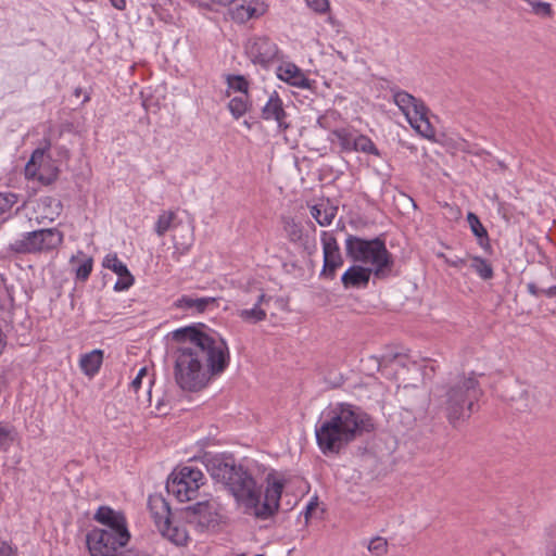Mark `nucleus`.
<instances>
[{
	"instance_id": "obj_1",
	"label": "nucleus",
	"mask_w": 556,
	"mask_h": 556,
	"mask_svg": "<svg viewBox=\"0 0 556 556\" xmlns=\"http://www.w3.org/2000/svg\"><path fill=\"white\" fill-rule=\"evenodd\" d=\"M174 338L180 342L175 353L174 376L182 390H202L228 367L229 349L218 334L188 327L176 330Z\"/></svg>"
},
{
	"instance_id": "obj_2",
	"label": "nucleus",
	"mask_w": 556,
	"mask_h": 556,
	"mask_svg": "<svg viewBox=\"0 0 556 556\" xmlns=\"http://www.w3.org/2000/svg\"><path fill=\"white\" fill-rule=\"evenodd\" d=\"M206 468L214 480L228 488L244 514L266 520L277 513L283 490L281 480H268L264 501L261 502V488L253 477L242 466H237L232 459L213 457L207 462Z\"/></svg>"
},
{
	"instance_id": "obj_3",
	"label": "nucleus",
	"mask_w": 556,
	"mask_h": 556,
	"mask_svg": "<svg viewBox=\"0 0 556 556\" xmlns=\"http://www.w3.org/2000/svg\"><path fill=\"white\" fill-rule=\"evenodd\" d=\"M371 418L359 408L340 404L329 410L319 425L315 435L318 447L324 454L339 453L341 448L365 432L371 431Z\"/></svg>"
},
{
	"instance_id": "obj_4",
	"label": "nucleus",
	"mask_w": 556,
	"mask_h": 556,
	"mask_svg": "<svg viewBox=\"0 0 556 556\" xmlns=\"http://www.w3.org/2000/svg\"><path fill=\"white\" fill-rule=\"evenodd\" d=\"M94 519L105 528H96L87 533L86 542L90 555L116 556L118 549L130 539L124 515L108 506H101Z\"/></svg>"
},
{
	"instance_id": "obj_5",
	"label": "nucleus",
	"mask_w": 556,
	"mask_h": 556,
	"mask_svg": "<svg viewBox=\"0 0 556 556\" xmlns=\"http://www.w3.org/2000/svg\"><path fill=\"white\" fill-rule=\"evenodd\" d=\"M480 394L478 380L473 376L458 377L448 386L442 406L453 427L470 417Z\"/></svg>"
},
{
	"instance_id": "obj_6",
	"label": "nucleus",
	"mask_w": 556,
	"mask_h": 556,
	"mask_svg": "<svg viewBox=\"0 0 556 556\" xmlns=\"http://www.w3.org/2000/svg\"><path fill=\"white\" fill-rule=\"evenodd\" d=\"M346 253L355 262H361L371 269L376 277H384L392 266L391 254L380 239L365 240L349 236L345 241Z\"/></svg>"
},
{
	"instance_id": "obj_7",
	"label": "nucleus",
	"mask_w": 556,
	"mask_h": 556,
	"mask_svg": "<svg viewBox=\"0 0 556 556\" xmlns=\"http://www.w3.org/2000/svg\"><path fill=\"white\" fill-rule=\"evenodd\" d=\"M393 101L418 134L427 139L434 138L435 131L427 117V108L420 100L406 91L396 90L393 91Z\"/></svg>"
},
{
	"instance_id": "obj_8",
	"label": "nucleus",
	"mask_w": 556,
	"mask_h": 556,
	"mask_svg": "<svg viewBox=\"0 0 556 556\" xmlns=\"http://www.w3.org/2000/svg\"><path fill=\"white\" fill-rule=\"evenodd\" d=\"M204 484L203 472L191 466L174 471L167 480L166 489L180 502L197 497L199 489Z\"/></svg>"
},
{
	"instance_id": "obj_9",
	"label": "nucleus",
	"mask_w": 556,
	"mask_h": 556,
	"mask_svg": "<svg viewBox=\"0 0 556 556\" xmlns=\"http://www.w3.org/2000/svg\"><path fill=\"white\" fill-rule=\"evenodd\" d=\"M63 241L61 231L54 228L29 231L22 239L10 243L16 253H36L58 248Z\"/></svg>"
},
{
	"instance_id": "obj_10",
	"label": "nucleus",
	"mask_w": 556,
	"mask_h": 556,
	"mask_svg": "<svg viewBox=\"0 0 556 556\" xmlns=\"http://www.w3.org/2000/svg\"><path fill=\"white\" fill-rule=\"evenodd\" d=\"M239 303L243 306L237 309V316L245 324L255 325L266 319L265 305L270 296L261 287H251L239 296Z\"/></svg>"
},
{
	"instance_id": "obj_11",
	"label": "nucleus",
	"mask_w": 556,
	"mask_h": 556,
	"mask_svg": "<svg viewBox=\"0 0 556 556\" xmlns=\"http://www.w3.org/2000/svg\"><path fill=\"white\" fill-rule=\"evenodd\" d=\"M220 505L214 501L199 502L185 509L186 519L201 531L215 529L223 519Z\"/></svg>"
},
{
	"instance_id": "obj_12",
	"label": "nucleus",
	"mask_w": 556,
	"mask_h": 556,
	"mask_svg": "<svg viewBox=\"0 0 556 556\" xmlns=\"http://www.w3.org/2000/svg\"><path fill=\"white\" fill-rule=\"evenodd\" d=\"M50 149V142L47 141L43 148L36 149L30 160L25 166V175L29 179L49 185L58 177V168L53 165L52 160L46 152Z\"/></svg>"
},
{
	"instance_id": "obj_13",
	"label": "nucleus",
	"mask_w": 556,
	"mask_h": 556,
	"mask_svg": "<svg viewBox=\"0 0 556 556\" xmlns=\"http://www.w3.org/2000/svg\"><path fill=\"white\" fill-rule=\"evenodd\" d=\"M331 136L338 140L343 152L355 151L379 155V151L370 138L350 127L333 129Z\"/></svg>"
},
{
	"instance_id": "obj_14",
	"label": "nucleus",
	"mask_w": 556,
	"mask_h": 556,
	"mask_svg": "<svg viewBox=\"0 0 556 556\" xmlns=\"http://www.w3.org/2000/svg\"><path fill=\"white\" fill-rule=\"evenodd\" d=\"M245 52L254 64L267 66L276 59L278 48L268 37L258 36L249 39L245 45Z\"/></svg>"
},
{
	"instance_id": "obj_15",
	"label": "nucleus",
	"mask_w": 556,
	"mask_h": 556,
	"mask_svg": "<svg viewBox=\"0 0 556 556\" xmlns=\"http://www.w3.org/2000/svg\"><path fill=\"white\" fill-rule=\"evenodd\" d=\"M321 244L324 253V267L321 275L326 277H333L336 269L343 264V258L340 252L337 239L331 232H321Z\"/></svg>"
},
{
	"instance_id": "obj_16",
	"label": "nucleus",
	"mask_w": 556,
	"mask_h": 556,
	"mask_svg": "<svg viewBox=\"0 0 556 556\" xmlns=\"http://www.w3.org/2000/svg\"><path fill=\"white\" fill-rule=\"evenodd\" d=\"M261 116L264 121L276 122L280 132L286 131L290 127V124L287 122L288 114L283 108V102L275 90L268 94V99L261 110Z\"/></svg>"
},
{
	"instance_id": "obj_17",
	"label": "nucleus",
	"mask_w": 556,
	"mask_h": 556,
	"mask_svg": "<svg viewBox=\"0 0 556 556\" xmlns=\"http://www.w3.org/2000/svg\"><path fill=\"white\" fill-rule=\"evenodd\" d=\"M267 8L268 5L264 0H239L230 9V14L235 21L245 23L249 20L264 15Z\"/></svg>"
},
{
	"instance_id": "obj_18",
	"label": "nucleus",
	"mask_w": 556,
	"mask_h": 556,
	"mask_svg": "<svg viewBox=\"0 0 556 556\" xmlns=\"http://www.w3.org/2000/svg\"><path fill=\"white\" fill-rule=\"evenodd\" d=\"M103 266L111 269L118 276L114 289L123 291L128 289L134 283V277L129 273L126 265L118 260L116 254H108L103 260Z\"/></svg>"
},
{
	"instance_id": "obj_19",
	"label": "nucleus",
	"mask_w": 556,
	"mask_h": 556,
	"mask_svg": "<svg viewBox=\"0 0 556 556\" xmlns=\"http://www.w3.org/2000/svg\"><path fill=\"white\" fill-rule=\"evenodd\" d=\"M148 507L157 529L170 519L168 503L161 495H150Z\"/></svg>"
},
{
	"instance_id": "obj_20",
	"label": "nucleus",
	"mask_w": 556,
	"mask_h": 556,
	"mask_svg": "<svg viewBox=\"0 0 556 556\" xmlns=\"http://www.w3.org/2000/svg\"><path fill=\"white\" fill-rule=\"evenodd\" d=\"M277 76L294 87L305 88L308 86L307 78L303 72L292 63H283L278 66Z\"/></svg>"
},
{
	"instance_id": "obj_21",
	"label": "nucleus",
	"mask_w": 556,
	"mask_h": 556,
	"mask_svg": "<svg viewBox=\"0 0 556 556\" xmlns=\"http://www.w3.org/2000/svg\"><path fill=\"white\" fill-rule=\"evenodd\" d=\"M371 273V269L354 265L342 275L341 280L345 288H359L368 283Z\"/></svg>"
},
{
	"instance_id": "obj_22",
	"label": "nucleus",
	"mask_w": 556,
	"mask_h": 556,
	"mask_svg": "<svg viewBox=\"0 0 556 556\" xmlns=\"http://www.w3.org/2000/svg\"><path fill=\"white\" fill-rule=\"evenodd\" d=\"M161 534L176 545H185L189 535L186 528L170 519L159 528Z\"/></svg>"
},
{
	"instance_id": "obj_23",
	"label": "nucleus",
	"mask_w": 556,
	"mask_h": 556,
	"mask_svg": "<svg viewBox=\"0 0 556 556\" xmlns=\"http://www.w3.org/2000/svg\"><path fill=\"white\" fill-rule=\"evenodd\" d=\"M337 212L338 207L331 204L329 200H321L311 208L312 216L323 227L329 226L332 223Z\"/></svg>"
},
{
	"instance_id": "obj_24",
	"label": "nucleus",
	"mask_w": 556,
	"mask_h": 556,
	"mask_svg": "<svg viewBox=\"0 0 556 556\" xmlns=\"http://www.w3.org/2000/svg\"><path fill=\"white\" fill-rule=\"evenodd\" d=\"M216 303L215 298H191L184 295L175 302V306L182 309H192L198 313L205 312L210 306Z\"/></svg>"
},
{
	"instance_id": "obj_25",
	"label": "nucleus",
	"mask_w": 556,
	"mask_h": 556,
	"mask_svg": "<svg viewBox=\"0 0 556 556\" xmlns=\"http://www.w3.org/2000/svg\"><path fill=\"white\" fill-rule=\"evenodd\" d=\"M38 212L41 218L54 220L62 212V203L59 199L53 197H42L37 203Z\"/></svg>"
},
{
	"instance_id": "obj_26",
	"label": "nucleus",
	"mask_w": 556,
	"mask_h": 556,
	"mask_svg": "<svg viewBox=\"0 0 556 556\" xmlns=\"http://www.w3.org/2000/svg\"><path fill=\"white\" fill-rule=\"evenodd\" d=\"M102 362L103 351L93 350L80 357L79 365L85 375L92 377L99 371Z\"/></svg>"
},
{
	"instance_id": "obj_27",
	"label": "nucleus",
	"mask_w": 556,
	"mask_h": 556,
	"mask_svg": "<svg viewBox=\"0 0 556 556\" xmlns=\"http://www.w3.org/2000/svg\"><path fill=\"white\" fill-rule=\"evenodd\" d=\"M75 262H80L79 266L75 269L76 278L86 280L92 270V258L85 255L83 252H78L77 255L71 258L72 264Z\"/></svg>"
},
{
	"instance_id": "obj_28",
	"label": "nucleus",
	"mask_w": 556,
	"mask_h": 556,
	"mask_svg": "<svg viewBox=\"0 0 556 556\" xmlns=\"http://www.w3.org/2000/svg\"><path fill=\"white\" fill-rule=\"evenodd\" d=\"M469 267L472 268L480 278L489 280L493 277V268L491 264L479 256H468Z\"/></svg>"
},
{
	"instance_id": "obj_29",
	"label": "nucleus",
	"mask_w": 556,
	"mask_h": 556,
	"mask_svg": "<svg viewBox=\"0 0 556 556\" xmlns=\"http://www.w3.org/2000/svg\"><path fill=\"white\" fill-rule=\"evenodd\" d=\"M176 213L174 211H163L155 223V232L159 237H163L169 229L174 227Z\"/></svg>"
},
{
	"instance_id": "obj_30",
	"label": "nucleus",
	"mask_w": 556,
	"mask_h": 556,
	"mask_svg": "<svg viewBox=\"0 0 556 556\" xmlns=\"http://www.w3.org/2000/svg\"><path fill=\"white\" fill-rule=\"evenodd\" d=\"M528 5L530 7V13L540 18H551L554 15V10L549 2L530 0L528 1Z\"/></svg>"
},
{
	"instance_id": "obj_31",
	"label": "nucleus",
	"mask_w": 556,
	"mask_h": 556,
	"mask_svg": "<svg viewBox=\"0 0 556 556\" xmlns=\"http://www.w3.org/2000/svg\"><path fill=\"white\" fill-rule=\"evenodd\" d=\"M515 407L518 410H532L536 406V399L529 390H522L517 397L514 399Z\"/></svg>"
},
{
	"instance_id": "obj_32",
	"label": "nucleus",
	"mask_w": 556,
	"mask_h": 556,
	"mask_svg": "<svg viewBox=\"0 0 556 556\" xmlns=\"http://www.w3.org/2000/svg\"><path fill=\"white\" fill-rule=\"evenodd\" d=\"M228 109L235 118L244 115L248 111V94L232 98L228 103Z\"/></svg>"
},
{
	"instance_id": "obj_33",
	"label": "nucleus",
	"mask_w": 556,
	"mask_h": 556,
	"mask_svg": "<svg viewBox=\"0 0 556 556\" xmlns=\"http://www.w3.org/2000/svg\"><path fill=\"white\" fill-rule=\"evenodd\" d=\"M17 202V197L14 193H0V217L2 220L7 219L14 204Z\"/></svg>"
},
{
	"instance_id": "obj_34",
	"label": "nucleus",
	"mask_w": 556,
	"mask_h": 556,
	"mask_svg": "<svg viewBox=\"0 0 556 556\" xmlns=\"http://www.w3.org/2000/svg\"><path fill=\"white\" fill-rule=\"evenodd\" d=\"M367 548L375 556H383L388 553V542L382 536H376L368 542Z\"/></svg>"
},
{
	"instance_id": "obj_35",
	"label": "nucleus",
	"mask_w": 556,
	"mask_h": 556,
	"mask_svg": "<svg viewBox=\"0 0 556 556\" xmlns=\"http://www.w3.org/2000/svg\"><path fill=\"white\" fill-rule=\"evenodd\" d=\"M467 220L475 236H477L478 238L486 237V230L476 214L471 212L468 213Z\"/></svg>"
},
{
	"instance_id": "obj_36",
	"label": "nucleus",
	"mask_w": 556,
	"mask_h": 556,
	"mask_svg": "<svg viewBox=\"0 0 556 556\" xmlns=\"http://www.w3.org/2000/svg\"><path fill=\"white\" fill-rule=\"evenodd\" d=\"M285 230L287 231L288 238L293 242L302 238V228L293 219H288L285 223Z\"/></svg>"
},
{
	"instance_id": "obj_37",
	"label": "nucleus",
	"mask_w": 556,
	"mask_h": 556,
	"mask_svg": "<svg viewBox=\"0 0 556 556\" xmlns=\"http://www.w3.org/2000/svg\"><path fill=\"white\" fill-rule=\"evenodd\" d=\"M228 86L242 94H247L249 83L242 76H232L228 78Z\"/></svg>"
},
{
	"instance_id": "obj_38",
	"label": "nucleus",
	"mask_w": 556,
	"mask_h": 556,
	"mask_svg": "<svg viewBox=\"0 0 556 556\" xmlns=\"http://www.w3.org/2000/svg\"><path fill=\"white\" fill-rule=\"evenodd\" d=\"M12 440L13 439L11 429L5 425L0 424V450H5L10 445Z\"/></svg>"
},
{
	"instance_id": "obj_39",
	"label": "nucleus",
	"mask_w": 556,
	"mask_h": 556,
	"mask_svg": "<svg viewBox=\"0 0 556 556\" xmlns=\"http://www.w3.org/2000/svg\"><path fill=\"white\" fill-rule=\"evenodd\" d=\"M306 4L316 13L323 14L329 10L328 0H305Z\"/></svg>"
},
{
	"instance_id": "obj_40",
	"label": "nucleus",
	"mask_w": 556,
	"mask_h": 556,
	"mask_svg": "<svg viewBox=\"0 0 556 556\" xmlns=\"http://www.w3.org/2000/svg\"><path fill=\"white\" fill-rule=\"evenodd\" d=\"M147 375H148V369H147V367H142V368L138 371L137 376L132 379V381H131V383H130V387H131V389H132L134 391H136V392H137V391L139 390V388L141 387V383H142V379H143L144 377H147Z\"/></svg>"
},
{
	"instance_id": "obj_41",
	"label": "nucleus",
	"mask_w": 556,
	"mask_h": 556,
	"mask_svg": "<svg viewBox=\"0 0 556 556\" xmlns=\"http://www.w3.org/2000/svg\"><path fill=\"white\" fill-rule=\"evenodd\" d=\"M444 261L447 265L452 266V267H455V268H462L463 266H466L469 261H468V257L467 258H462V257H455V258H448V257H444Z\"/></svg>"
},
{
	"instance_id": "obj_42",
	"label": "nucleus",
	"mask_w": 556,
	"mask_h": 556,
	"mask_svg": "<svg viewBox=\"0 0 556 556\" xmlns=\"http://www.w3.org/2000/svg\"><path fill=\"white\" fill-rule=\"evenodd\" d=\"M317 507V502L316 500H313L311 501L307 505H306V508H305V513H304V517H305V521L307 522L308 519L311 518L312 516V513L313 510Z\"/></svg>"
},
{
	"instance_id": "obj_43",
	"label": "nucleus",
	"mask_w": 556,
	"mask_h": 556,
	"mask_svg": "<svg viewBox=\"0 0 556 556\" xmlns=\"http://www.w3.org/2000/svg\"><path fill=\"white\" fill-rule=\"evenodd\" d=\"M0 556H16L13 549L5 544L0 546Z\"/></svg>"
},
{
	"instance_id": "obj_44",
	"label": "nucleus",
	"mask_w": 556,
	"mask_h": 556,
	"mask_svg": "<svg viewBox=\"0 0 556 556\" xmlns=\"http://www.w3.org/2000/svg\"><path fill=\"white\" fill-rule=\"evenodd\" d=\"M527 288H528L529 293L534 296H539L542 294V292H541L542 289L538 288L535 283H532V282L528 283Z\"/></svg>"
},
{
	"instance_id": "obj_45",
	"label": "nucleus",
	"mask_w": 556,
	"mask_h": 556,
	"mask_svg": "<svg viewBox=\"0 0 556 556\" xmlns=\"http://www.w3.org/2000/svg\"><path fill=\"white\" fill-rule=\"evenodd\" d=\"M541 292L543 295H545L547 298H556V286H553V287H549L546 289H542Z\"/></svg>"
},
{
	"instance_id": "obj_46",
	"label": "nucleus",
	"mask_w": 556,
	"mask_h": 556,
	"mask_svg": "<svg viewBox=\"0 0 556 556\" xmlns=\"http://www.w3.org/2000/svg\"><path fill=\"white\" fill-rule=\"evenodd\" d=\"M110 2L117 10H124L126 8V0H110Z\"/></svg>"
},
{
	"instance_id": "obj_47",
	"label": "nucleus",
	"mask_w": 556,
	"mask_h": 556,
	"mask_svg": "<svg viewBox=\"0 0 556 556\" xmlns=\"http://www.w3.org/2000/svg\"><path fill=\"white\" fill-rule=\"evenodd\" d=\"M75 93H76V96H77V97H79V94H80V89H76V90H75Z\"/></svg>"
},
{
	"instance_id": "obj_48",
	"label": "nucleus",
	"mask_w": 556,
	"mask_h": 556,
	"mask_svg": "<svg viewBox=\"0 0 556 556\" xmlns=\"http://www.w3.org/2000/svg\"><path fill=\"white\" fill-rule=\"evenodd\" d=\"M88 100H89V97H88V96H86V97L84 98V102H87Z\"/></svg>"
},
{
	"instance_id": "obj_49",
	"label": "nucleus",
	"mask_w": 556,
	"mask_h": 556,
	"mask_svg": "<svg viewBox=\"0 0 556 556\" xmlns=\"http://www.w3.org/2000/svg\"><path fill=\"white\" fill-rule=\"evenodd\" d=\"M553 556H556V552L554 553V555H553Z\"/></svg>"
}]
</instances>
